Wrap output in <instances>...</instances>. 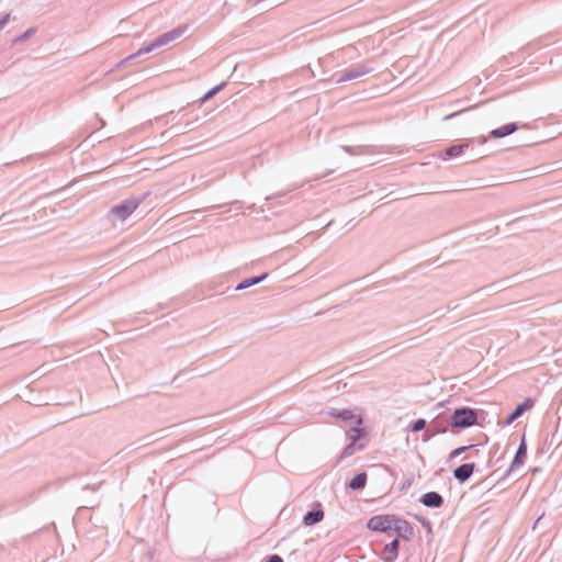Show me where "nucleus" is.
<instances>
[{
	"instance_id": "nucleus-7",
	"label": "nucleus",
	"mask_w": 562,
	"mask_h": 562,
	"mask_svg": "<svg viewBox=\"0 0 562 562\" xmlns=\"http://www.w3.org/2000/svg\"><path fill=\"white\" fill-rule=\"evenodd\" d=\"M527 459V442L525 435L521 436L520 443L516 450L515 457L510 463L509 469L505 472L503 480L506 479L513 471H515L517 468L521 467Z\"/></svg>"
},
{
	"instance_id": "nucleus-26",
	"label": "nucleus",
	"mask_w": 562,
	"mask_h": 562,
	"mask_svg": "<svg viewBox=\"0 0 562 562\" xmlns=\"http://www.w3.org/2000/svg\"><path fill=\"white\" fill-rule=\"evenodd\" d=\"M265 562H283V559L279 554L269 555Z\"/></svg>"
},
{
	"instance_id": "nucleus-27",
	"label": "nucleus",
	"mask_w": 562,
	"mask_h": 562,
	"mask_svg": "<svg viewBox=\"0 0 562 562\" xmlns=\"http://www.w3.org/2000/svg\"><path fill=\"white\" fill-rule=\"evenodd\" d=\"M10 20V14L7 13L5 15L0 18V31L7 25V23Z\"/></svg>"
},
{
	"instance_id": "nucleus-18",
	"label": "nucleus",
	"mask_w": 562,
	"mask_h": 562,
	"mask_svg": "<svg viewBox=\"0 0 562 562\" xmlns=\"http://www.w3.org/2000/svg\"><path fill=\"white\" fill-rule=\"evenodd\" d=\"M268 276H269L268 272H263L260 276L247 278V279L243 280L241 282H239L236 285L235 290L240 291V290L248 289L252 285H256V284L262 282L263 280H266L268 278Z\"/></svg>"
},
{
	"instance_id": "nucleus-16",
	"label": "nucleus",
	"mask_w": 562,
	"mask_h": 562,
	"mask_svg": "<svg viewBox=\"0 0 562 562\" xmlns=\"http://www.w3.org/2000/svg\"><path fill=\"white\" fill-rule=\"evenodd\" d=\"M341 149L351 156L368 155V154L374 153L373 147L370 145H359V146L342 145Z\"/></svg>"
},
{
	"instance_id": "nucleus-28",
	"label": "nucleus",
	"mask_w": 562,
	"mask_h": 562,
	"mask_svg": "<svg viewBox=\"0 0 562 562\" xmlns=\"http://www.w3.org/2000/svg\"><path fill=\"white\" fill-rule=\"evenodd\" d=\"M463 111H464V110H462V111H458V112H453V113H450V114L446 115V116L443 117V120H446V121H447V120H450V119H452V117H456L457 115H459V114H460V113H462Z\"/></svg>"
},
{
	"instance_id": "nucleus-30",
	"label": "nucleus",
	"mask_w": 562,
	"mask_h": 562,
	"mask_svg": "<svg viewBox=\"0 0 562 562\" xmlns=\"http://www.w3.org/2000/svg\"><path fill=\"white\" fill-rule=\"evenodd\" d=\"M32 33H33V30H32V29H30V30H27V31H26V32H25L21 37H22V38H26V37H29Z\"/></svg>"
},
{
	"instance_id": "nucleus-3",
	"label": "nucleus",
	"mask_w": 562,
	"mask_h": 562,
	"mask_svg": "<svg viewBox=\"0 0 562 562\" xmlns=\"http://www.w3.org/2000/svg\"><path fill=\"white\" fill-rule=\"evenodd\" d=\"M148 193L133 195L111 207L110 214L120 221L126 220L146 199Z\"/></svg>"
},
{
	"instance_id": "nucleus-31",
	"label": "nucleus",
	"mask_w": 562,
	"mask_h": 562,
	"mask_svg": "<svg viewBox=\"0 0 562 562\" xmlns=\"http://www.w3.org/2000/svg\"><path fill=\"white\" fill-rule=\"evenodd\" d=\"M83 490L97 491V487H95V486H91V485H86V486L83 487Z\"/></svg>"
},
{
	"instance_id": "nucleus-20",
	"label": "nucleus",
	"mask_w": 562,
	"mask_h": 562,
	"mask_svg": "<svg viewBox=\"0 0 562 562\" xmlns=\"http://www.w3.org/2000/svg\"><path fill=\"white\" fill-rule=\"evenodd\" d=\"M360 426L361 425H355L347 431L350 442L357 443L359 440L367 436L366 429Z\"/></svg>"
},
{
	"instance_id": "nucleus-17",
	"label": "nucleus",
	"mask_w": 562,
	"mask_h": 562,
	"mask_svg": "<svg viewBox=\"0 0 562 562\" xmlns=\"http://www.w3.org/2000/svg\"><path fill=\"white\" fill-rule=\"evenodd\" d=\"M429 427L438 435L447 431L448 427H450L449 418L443 416H437L429 423Z\"/></svg>"
},
{
	"instance_id": "nucleus-24",
	"label": "nucleus",
	"mask_w": 562,
	"mask_h": 562,
	"mask_svg": "<svg viewBox=\"0 0 562 562\" xmlns=\"http://www.w3.org/2000/svg\"><path fill=\"white\" fill-rule=\"evenodd\" d=\"M437 434L429 427V425L425 428V432L423 434L422 440L424 442L429 441L432 437H435Z\"/></svg>"
},
{
	"instance_id": "nucleus-4",
	"label": "nucleus",
	"mask_w": 562,
	"mask_h": 562,
	"mask_svg": "<svg viewBox=\"0 0 562 562\" xmlns=\"http://www.w3.org/2000/svg\"><path fill=\"white\" fill-rule=\"evenodd\" d=\"M487 142V138L484 136L477 138L464 139L461 144H456L447 147L441 154L440 157L442 159H449L453 157H458L463 154L472 144L476 143L479 145H484Z\"/></svg>"
},
{
	"instance_id": "nucleus-12",
	"label": "nucleus",
	"mask_w": 562,
	"mask_h": 562,
	"mask_svg": "<svg viewBox=\"0 0 562 562\" xmlns=\"http://www.w3.org/2000/svg\"><path fill=\"white\" fill-rule=\"evenodd\" d=\"M419 502L429 508H440L445 501L443 497L438 492H427L425 493Z\"/></svg>"
},
{
	"instance_id": "nucleus-5",
	"label": "nucleus",
	"mask_w": 562,
	"mask_h": 562,
	"mask_svg": "<svg viewBox=\"0 0 562 562\" xmlns=\"http://www.w3.org/2000/svg\"><path fill=\"white\" fill-rule=\"evenodd\" d=\"M394 515H375L368 520L367 527L372 531L387 532L392 530Z\"/></svg>"
},
{
	"instance_id": "nucleus-15",
	"label": "nucleus",
	"mask_w": 562,
	"mask_h": 562,
	"mask_svg": "<svg viewBox=\"0 0 562 562\" xmlns=\"http://www.w3.org/2000/svg\"><path fill=\"white\" fill-rule=\"evenodd\" d=\"M519 128L517 123H508L490 132V137L502 138L508 136Z\"/></svg>"
},
{
	"instance_id": "nucleus-8",
	"label": "nucleus",
	"mask_w": 562,
	"mask_h": 562,
	"mask_svg": "<svg viewBox=\"0 0 562 562\" xmlns=\"http://www.w3.org/2000/svg\"><path fill=\"white\" fill-rule=\"evenodd\" d=\"M392 530L404 540H409L414 536V528L411 522L395 515L394 521H392Z\"/></svg>"
},
{
	"instance_id": "nucleus-25",
	"label": "nucleus",
	"mask_w": 562,
	"mask_h": 562,
	"mask_svg": "<svg viewBox=\"0 0 562 562\" xmlns=\"http://www.w3.org/2000/svg\"><path fill=\"white\" fill-rule=\"evenodd\" d=\"M470 447H468V446H462V447L456 448L454 450H452L450 452L449 459H454V458L459 457L460 454L465 452Z\"/></svg>"
},
{
	"instance_id": "nucleus-22",
	"label": "nucleus",
	"mask_w": 562,
	"mask_h": 562,
	"mask_svg": "<svg viewBox=\"0 0 562 562\" xmlns=\"http://www.w3.org/2000/svg\"><path fill=\"white\" fill-rule=\"evenodd\" d=\"M225 83L217 85L210 89L202 98H201V104L212 99L215 94H217L223 88Z\"/></svg>"
},
{
	"instance_id": "nucleus-10",
	"label": "nucleus",
	"mask_w": 562,
	"mask_h": 562,
	"mask_svg": "<svg viewBox=\"0 0 562 562\" xmlns=\"http://www.w3.org/2000/svg\"><path fill=\"white\" fill-rule=\"evenodd\" d=\"M329 415L333 416V417L339 418L342 422H351L355 425H362V417L359 416V415H356L350 409L339 411V409H336V408H331V411L329 412Z\"/></svg>"
},
{
	"instance_id": "nucleus-32",
	"label": "nucleus",
	"mask_w": 562,
	"mask_h": 562,
	"mask_svg": "<svg viewBox=\"0 0 562 562\" xmlns=\"http://www.w3.org/2000/svg\"><path fill=\"white\" fill-rule=\"evenodd\" d=\"M423 525H424L425 527H427V528H429V529H430V522H429L428 520H424V521H423Z\"/></svg>"
},
{
	"instance_id": "nucleus-2",
	"label": "nucleus",
	"mask_w": 562,
	"mask_h": 562,
	"mask_svg": "<svg viewBox=\"0 0 562 562\" xmlns=\"http://www.w3.org/2000/svg\"><path fill=\"white\" fill-rule=\"evenodd\" d=\"M477 413L474 408L462 406L456 408L449 417L451 428L464 429L476 424Z\"/></svg>"
},
{
	"instance_id": "nucleus-21",
	"label": "nucleus",
	"mask_w": 562,
	"mask_h": 562,
	"mask_svg": "<svg viewBox=\"0 0 562 562\" xmlns=\"http://www.w3.org/2000/svg\"><path fill=\"white\" fill-rule=\"evenodd\" d=\"M362 449H364V445L359 443L358 446H356V443L350 442L341 451V453L339 456V460L347 459V458L351 457L357 450H362Z\"/></svg>"
},
{
	"instance_id": "nucleus-6",
	"label": "nucleus",
	"mask_w": 562,
	"mask_h": 562,
	"mask_svg": "<svg viewBox=\"0 0 562 562\" xmlns=\"http://www.w3.org/2000/svg\"><path fill=\"white\" fill-rule=\"evenodd\" d=\"M373 71V68L366 64H358L349 69H346L341 76L336 80L337 83L358 79Z\"/></svg>"
},
{
	"instance_id": "nucleus-19",
	"label": "nucleus",
	"mask_w": 562,
	"mask_h": 562,
	"mask_svg": "<svg viewBox=\"0 0 562 562\" xmlns=\"http://www.w3.org/2000/svg\"><path fill=\"white\" fill-rule=\"evenodd\" d=\"M367 479L366 472L358 473L348 482L347 486L352 491H361L366 487Z\"/></svg>"
},
{
	"instance_id": "nucleus-1",
	"label": "nucleus",
	"mask_w": 562,
	"mask_h": 562,
	"mask_svg": "<svg viewBox=\"0 0 562 562\" xmlns=\"http://www.w3.org/2000/svg\"><path fill=\"white\" fill-rule=\"evenodd\" d=\"M184 29L186 27L179 26L177 29H173V30H171V31H169L167 33H164V34L159 35L158 37H156L148 45L139 48L136 53L131 54L130 56H127L122 63L132 60V59H134L136 57H139V56L144 55V54H148V53L153 52L156 48H159L161 46H165V45L169 44L170 42H173L175 40H177L178 37H180L182 35Z\"/></svg>"
},
{
	"instance_id": "nucleus-11",
	"label": "nucleus",
	"mask_w": 562,
	"mask_h": 562,
	"mask_svg": "<svg viewBox=\"0 0 562 562\" xmlns=\"http://www.w3.org/2000/svg\"><path fill=\"white\" fill-rule=\"evenodd\" d=\"M324 519V510L322 505L317 503L311 510H308L303 517V524L305 526H313L321 522Z\"/></svg>"
},
{
	"instance_id": "nucleus-29",
	"label": "nucleus",
	"mask_w": 562,
	"mask_h": 562,
	"mask_svg": "<svg viewBox=\"0 0 562 562\" xmlns=\"http://www.w3.org/2000/svg\"><path fill=\"white\" fill-rule=\"evenodd\" d=\"M175 112L173 111H170L169 113H167L166 115H162V116H159V117H156V121H160L162 120L164 117H169V116H173Z\"/></svg>"
},
{
	"instance_id": "nucleus-14",
	"label": "nucleus",
	"mask_w": 562,
	"mask_h": 562,
	"mask_svg": "<svg viewBox=\"0 0 562 562\" xmlns=\"http://www.w3.org/2000/svg\"><path fill=\"white\" fill-rule=\"evenodd\" d=\"M400 540L394 539L383 548V561L394 562L398 557Z\"/></svg>"
},
{
	"instance_id": "nucleus-13",
	"label": "nucleus",
	"mask_w": 562,
	"mask_h": 562,
	"mask_svg": "<svg viewBox=\"0 0 562 562\" xmlns=\"http://www.w3.org/2000/svg\"><path fill=\"white\" fill-rule=\"evenodd\" d=\"M475 469L474 463H463L453 470V476L460 483L467 482L473 474Z\"/></svg>"
},
{
	"instance_id": "nucleus-9",
	"label": "nucleus",
	"mask_w": 562,
	"mask_h": 562,
	"mask_svg": "<svg viewBox=\"0 0 562 562\" xmlns=\"http://www.w3.org/2000/svg\"><path fill=\"white\" fill-rule=\"evenodd\" d=\"M535 405V401L530 397L526 398L521 404L517 405L516 408L505 419V425H512L522 414L530 409Z\"/></svg>"
},
{
	"instance_id": "nucleus-23",
	"label": "nucleus",
	"mask_w": 562,
	"mask_h": 562,
	"mask_svg": "<svg viewBox=\"0 0 562 562\" xmlns=\"http://www.w3.org/2000/svg\"><path fill=\"white\" fill-rule=\"evenodd\" d=\"M427 427V422L424 418H418L411 425V430L413 432H418L420 430H424Z\"/></svg>"
}]
</instances>
